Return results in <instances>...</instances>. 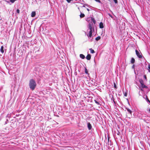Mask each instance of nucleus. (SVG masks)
Returning <instances> with one entry per match:
<instances>
[{
	"label": "nucleus",
	"instance_id": "f257e3e1",
	"mask_svg": "<svg viewBox=\"0 0 150 150\" xmlns=\"http://www.w3.org/2000/svg\"><path fill=\"white\" fill-rule=\"evenodd\" d=\"M88 28L90 30L89 33L87 35V36L89 38H91L92 35L93 30L94 31L93 25L92 23H89L88 25Z\"/></svg>",
	"mask_w": 150,
	"mask_h": 150
},
{
	"label": "nucleus",
	"instance_id": "f03ea898",
	"mask_svg": "<svg viewBox=\"0 0 150 150\" xmlns=\"http://www.w3.org/2000/svg\"><path fill=\"white\" fill-rule=\"evenodd\" d=\"M36 85V83L34 80L33 79H31L29 82V86L30 88L32 90L35 89Z\"/></svg>",
	"mask_w": 150,
	"mask_h": 150
},
{
	"label": "nucleus",
	"instance_id": "7ed1b4c3",
	"mask_svg": "<svg viewBox=\"0 0 150 150\" xmlns=\"http://www.w3.org/2000/svg\"><path fill=\"white\" fill-rule=\"evenodd\" d=\"M86 20L88 22L91 21V23H92V22H93L94 24H95L96 22L95 19L92 17L88 18Z\"/></svg>",
	"mask_w": 150,
	"mask_h": 150
},
{
	"label": "nucleus",
	"instance_id": "20e7f679",
	"mask_svg": "<svg viewBox=\"0 0 150 150\" xmlns=\"http://www.w3.org/2000/svg\"><path fill=\"white\" fill-rule=\"evenodd\" d=\"M136 54L138 57L139 58H142V53L137 50H135Z\"/></svg>",
	"mask_w": 150,
	"mask_h": 150
},
{
	"label": "nucleus",
	"instance_id": "39448f33",
	"mask_svg": "<svg viewBox=\"0 0 150 150\" xmlns=\"http://www.w3.org/2000/svg\"><path fill=\"white\" fill-rule=\"evenodd\" d=\"M87 127L89 130H90L91 129L92 127L90 122H88L87 123Z\"/></svg>",
	"mask_w": 150,
	"mask_h": 150
},
{
	"label": "nucleus",
	"instance_id": "423d86ee",
	"mask_svg": "<svg viewBox=\"0 0 150 150\" xmlns=\"http://www.w3.org/2000/svg\"><path fill=\"white\" fill-rule=\"evenodd\" d=\"M99 28H104V25L102 22H100L99 24Z\"/></svg>",
	"mask_w": 150,
	"mask_h": 150
},
{
	"label": "nucleus",
	"instance_id": "0eeeda50",
	"mask_svg": "<svg viewBox=\"0 0 150 150\" xmlns=\"http://www.w3.org/2000/svg\"><path fill=\"white\" fill-rule=\"evenodd\" d=\"M36 15V13L35 11H33L31 13V16L32 17H34Z\"/></svg>",
	"mask_w": 150,
	"mask_h": 150
},
{
	"label": "nucleus",
	"instance_id": "6e6552de",
	"mask_svg": "<svg viewBox=\"0 0 150 150\" xmlns=\"http://www.w3.org/2000/svg\"><path fill=\"white\" fill-rule=\"evenodd\" d=\"M86 58L88 60H90L91 59V56L90 54H88Z\"/></svg>",
	"mask_w": 150,
	"mask_h": 150
},
{
	"label": "nucleus",
	"instance_id": "1a4fd4ad",
	"mask_svg": "<svg viewBox=\"0 0 150 150\" xmlns=\"http://www.w3.org/2000/svg\"><path fill=\"white\" fill-rule=\"evenodd\" d=\"M141 85V86L143 88H147V86H146L144 83L142 84Z\"/></svg>",
	"mask_w": 150,
	"mask_h": 150
},
{
	"label": "nucleus",
	"instance_id": "9d476101",
	"mask_svg": "<svg viewBox=\"0 0 150 150\" xmlns=\"http://www.w3.org/2000/svg\"><path fill=\"white\" fill-rule=\"evenodd\" d=\"M135 59L133 58H131L130 62L132 64H133L135 62Z\"/></svg>",
	"mask_w": 150,
	"mask_h": 150
},
{
	"label": "nucleus",
	"instance_id": "9b49d317",
	"mask_svg": "<svg viewBox=\"0 0 150 150\" xmlns=\"http://www.w3.org/2000/svg\"><path fill=\"white\" fill-rule=\"evenodd\" d=\"M0 51L2 53H3L4 52V47L3 46H1V47L0 49Z\"/></svg>",
	"mask_w": 150,
	"mask_h": 150
},
{
	"label": "nucleus",
	"instance_id": "f8f14e48",
	"mask_svg": "<svg viewBox=\"0 0 150 150\" xmlns=\"http://www.w3.org/2000/svg\"><path fill=\"white\" fill-rule=\"evenodd\" d=\"M80 57L81 58H82V59H84L85 58V56L82 54H80Z\"/></svg>",
	"mask_w": 150,
	"mask_h": 150
},
{
	"label": "nucleus",
	"instance_id": "ddd939ff",
	"mask_svg": "<svg viewBox=\"0 0 150 150\" xmlns=\"http://www.w3.org/2000/svg\"><path fill=\"white\" fill-rule=\"evenodd\" d=\"M126 109H127V111L129 112V113L131 115H132V111L128 108H127Z\"/></svg>",
	"mask_w": 150,
	"mask_h": 150
},
{
	"label": "nucleus",
	"instance_id": "4468645a",
	"mask_svg": "<svg viewBox=\"0 0 150 150\" xmlns=\"http://www.w3.org/2000/svg\"><path fill=\"white\" fill-rule=\"evenodd\" d=\"M80 17L81 18H83L84 17L85 15L83 13H81V14L80 15Z\"/></svg>",
	"mask_w": 150,
	"mask_h": 150
},
{
	"label": "nucleus",
	"instance_id": "2eb2a0df",
	"mask_svg": "<svg viewBox=\"0 0 150 150\" xmlns=\"http://www.w3.org/2000/svg\"><path fill=\"white\" fill-rule=\"evenodd\" d=\"M100 36H98L97 37H96V38L95 40H96L98 41V40H100Z\"/></svg>",
	"mask_w": 150,
	"mask_h": 150
},
{
	"label": "nucleus",
	"instance_id": "dca6fc26",
	"mask_svg": "<svg viewBox=\"0 0 150 150\" xmlns=\"http://www.w3.org/2000/svg\"><path fill=\"white\" fill-rule=\"evenodd\" d=\"M89 50H90V52L91 53H94L95 52L94 50L92 49H90Z\"/></svg>",
	"mask_w": 150,
	"mask_h": 150
},
{
	"label": "nucleus",
	"instance_id": "f3484780",
	"mask_svg": "<svg viewBox=\"0 0 150 150\" xmlns=\"http://www.w3.org/2000/svg\"><path fill=\"white\" fill-rule=\"evenodd\" d=\"M85 73L86 74H89L88 73V71L87 69L86 68H85Z\"/></svg>",
	"mask_w": 150,
	"mask_h": 150
},
{
	"label": "nucleus",
	"instance_id": "a211bd4d",
	"mask_svg": "<svg viewBox=\"0 0 150 150\" xmlns=\"http://www.w3.org/2000/svg\"><path fill=\"white\" fill-rule=\"evenodd\" d=\"M140 83L141 84L144 83L143 81L142 80H140L139 81Z\"/></svg>",
	"mask_w": 150,
	"mask_h": 150
},
{
	"label": "nucleus",
	"instance_id": "6ab92c4d",
	"mask_svg": "<svg viewBox=\"0 0 150 150\" xmlns=\"http://www.w3.org/2000/svg\"><path fill=\"white\" fill-rule=\"evenodd\" d=\"M114 87L116 89L117 88V87L116 85V84L115 82L114 83Z\"/></svg>",
	"mask_w": 150,
	"mask_h": 150
},
{
	"label": "nucleus",
	"instance_id": "aec40b11",
	"mask_svg": "<svg viewBox=\"0 0 150 150\" xmlns=\"http://www.w3.org/2000/svg\"><path fill=\"white\" fill-rule=\"evenodd\" d=\"M147 70L149 71V70H150V64H148V68L147 69Z\"/></svg>",
	"mask_w": 150,
	"mask_h": 150
},
{
	"label": "nucleus",
	"instance_id": "412c9836",
	"mask_svg": "<svg viewBox=\"0 0 150 150\" xmlns=\"http://www.w3.org/2000/svg\"><path fill=\"white\" fill-rule=\"evenodd\" d=\"M144 98L146 99V100L148 98L147 96L146 95H144Z\"/></svg>",
	"mask_w": 150,
	"mask_h": 150
},
{
	"label": "nucleus",
	"instance_id": "4be33fe9",
	"mask_svg": "<svg viewBox=\"0 0 150 150\" xmlns=\"http://www.w3.org/2000/svg\"><path fill=\"white\" fill-rule=\"evenodd\" d=\"M94 101L95 103L97 105H98L99 104V103L96 100H94Z\"/></svg>",
	"mask_w": 150,
	"mask_h": 150
},
{
	"label": "nucleus",
	"instance_id": "5701e85b",
	"mask_svg": "<svg viewBox=\"0 0 150 150\" xmlns=\"http://www.w3.org/2000/svg\"><path fill=\"white\" fill-rule=\"evenodd\" d=\"M144 78L145 79V80H146V81H147V78H146V75H144Z\"/></svg>",
	"mask_w": 150,
	"mask_h": 150
},
{
	"label": "nucleus",
	"instance_id": "b1692460",
	"mask_svg": "<svg viewBox=\"0 0 150 150\" xmlns=\"http://www.w3.org/2000/svg\"><path fill=\"white\" fill-rule=\"evenodd\" d=\"M68 3H69L71 1H72L73 0H66Z\"/></svg>",
	"mask_w": 150,
	"mask_h": 150
},
{
	"label": "nucleus",
	"instance_id": "393cba45",
	"mask_svg": "<svg viewBox=\"0 0 150 150\" xmlns=\"http://www.w3.org/2000/svg\"><path fill=\"white\" fill-rule=\"evenodd\" d=\"M16 12L18 13H20V10H19L18 9H17L16 10Z\"/></svg>",
	"mask_w": 150,
	"mask_h": 150
},
{
	"label": "nucleus",
	"instance_id": "a878e982",
	"mask_svg": "<svg viewBox=\"0 0 150 150\" xmlns=\"http://www.w3.org/2000/svg\"><path fill=\"white\" fill-rule=\"evenodd\" d=\"M94 0L95 1H96L99 2V3H101V1L100 0Z\"/></svg>",
	"mask_w": 150,
	"mask_h": 150
},
{
	"label": "nucleus",
	"instance_id": "bb28decb",
	"mask_svg": "<svg viewBox=\"0 0 150 150\" xmlns=\"http://www.w3.org/2000/svg\"><path fill=\"white\" fill-rule=\"evenodd\" d=\"M5 1H6V2L7 3H8V4H10V5H11V4H10V1H7V0H5Z\"/></svg>",
	"mask_w": 150,
	"mask_h": 150
},
{
	"label": "nucleus",
	"instance_id": "cd10ccee",
	"mask_svg": "<svg viewBox=\"0 0 150 150\" xmlns=\"http://www.w3.org/2000/svg\"><path fill=\"white\" fill-rule=\"evenodd\" d=\"M113 1H114V2L115 4H117V0H113Z\"/></svg>",
	"mask_w": 150,
	"mask_h": 150
},
{
	"label": "nucleus",
	"instance_id": "c85d7f7f",
	"mask_svg": "<svg viewBox=\"0 0 150 150\" xmlns=\"http://www.w3.org/2000/svg\"><path fill=\"white\" fill-rule=\"evenodd\" d=\"M132 69H134V65L133 64V66L132 67Z\"/></svg>",
	"mask_w": 150,
	"mask_h": 150
},
{
	"label": "nucleus",
	"instance_id": "c756f323",
	"mask_svg": "<svg viewBox=\"0 0 150 150\" xmlns=\"http://www.w3.org/2000/svg\"><path fill=\"white\" fill-rule=\"evenodd\" d=\"M146 100L147 102H149V103H150V101L149 99L148 98L146 99Z\"/></svg>",
	"mask_w": 150,
	"mask_h": 150
},
{
	"label": "nucleus",
	"instance_id": "7c9ffc66",
	"mask_svg": "<svg viewBox=\"0 0 150 150\" xmlns=\"http://www.w3.org/2000/svg\"><path fill=\"white\" fill-rule=\"evenodd\" d=\"M108 15H109V16L111 18H112V17H112V15L111 14H110V13H108Z\"/></svg>",
	"mask_w": 150,
	"mask_h": 150
},
{
	"label": "nucleus",
	"instance_id": "2f4dec72",
	"mask_svg": "<svg viewBox=\"0 0 150 150\" xmlns=\"http://www.w3.org/2000/svg\"><path fill=\"white\" fill-rule=\"evenodd\" d=\"M127 93H125L124 94V96H127Z\"/></svg>",
	"mask_w": 150,
	"mask_h": 150
},
{
	"label": "nucleus",
	"instance_id": "473e14b6",
	"mask_svg": "<svg viewBox=\"0 0 150 150\" xmlns=\"http://www.w3.org/2000/svg\"><path fill=\"white\" fill-rule=\"evenodd\" d=\"M83 7H85V4H84L83 5Z\"/></svg>",
	"mask_w": 150,
	"mask_h": 150
},
{
	"label": "nucleus",
	"instance_id": "72a5a7b5",
	"mask_svg": "<svg viewBox=\"0 0 150 150\" xmlns=\"http://www.w3.org/2000/svg\"><path fill=\"white\" fill-rule=\"evenodd\" d=\"M87 10L88 11H90V10L88 8H87Z\"/></svg>",
	"mask_w": 150,
	"mask_h": 150
},
{
	"label": "nucleus",
	"instance_id": "f704fd0d",
	"mask_svg": "<svg viewBox=\"0 0 150 150\" xmlns=\"http://www.w3.org/2000/svg\"><path fill=\"white\" fill-rule=\"evenodd\" d=\"M85 6H89L88 5V4H85Z\"/></svg>",
	"mask_w": 150,
	"mask_h": 150
},
{
	"label": "nucleus",
	"instance_id": "c9c22d12",
	"mask_svg": "<svg viewBox=\"0 0 150 150\" xmlns=\"http://www.w3.org/2000/svg\"><path fill=\"white\" fill-rule=\"evenodd\" d=\"M109 138H110V137H108V142H109Z\"/></svg>",
	"mask_w": 150,
	"mask_h": 150
},
{
	"label": "nucleus",
	"instance_id": "e433bc0d",
	"mask_svg": "<svg viewBox=\"0 0 150 150\" xmlns=\"http://www.w3.org/2000/svg\"><path fill=\"white\" fill-rule=\"evenodd\" d=\"M148 110H149V111L150 112V108H149V109Z\"/></svg>",
	"mask_w": 150,
	"mask_h": 150
},
{
	"label": "nucleus",
	"instance_id": "4c0bfd02",
	"mask_svg": "<svg viewBox=\"0 0 150 150\" xmlns=\"http://www.w3.org/2000/svg\"><path fill=\"white\" fill-rule=\"evenodd\" d=\"M148 71L150 73V70H149V71Z\"/></svg>",
	"mask_w": 150,
	"mask_h": 150
}]
</instances>
